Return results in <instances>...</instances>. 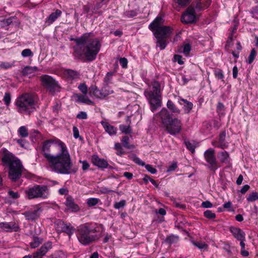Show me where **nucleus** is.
Instances as JSON below:
<instances>
[{"label":"nucleus","instance_id":"obj_56","mask_svg":"<svg viewBox=\"0 0 258 258\" xmlns=\"http://www.w3.org/2000/svg\"><path fill=\"white\" fill-rule=\"evenodd\" d=\"M119 63L123 68H125L127 66V60L124 57L120 58Z\"/></svg>","mask_w":258,"mask_h":258},{"label":"nucleus","instance_id":"obj_54","mask_svg":"<svg viewBox=\"0 0 258 258\" xmlns=\"http://www.w3.org/2000/svg\"><path fill=\"white\" fill-rule=\"evenodd\" d=\"M146 169L152 174H155L157 172V170L154 168L151 165L147 164L144 165Z\"/></svg>","mask_w":258,"mask_h":258},{"label":"nucleus","instance_id":"obj_18","mask_svg":"<svg viewBox=\"0 0 258 258\" xmlns=\"http://www.w3.org/2000/svg\"><path fill=\"white\" fill-rule=\"evenodd\" d=\"M211 0H197L195 6L197 11H201L208 8L210 5Z\"/></svg>","mask_w":258,"mask_h":258},{"label":"nucleus","instance_id":"obj_3","mask_svg":"<svg viewBox=\"0 0 258 258\" xmlns=\"http://www.w3.org/2000/svg\"><path fill=\"white\" fill-rule=\"evenodd\" d=\"M103 231L101 225L85 223L78 227L76 236L81 244L87 245L99 240L102 236Z\"/></svg>","mask_w":258,"mask_h":258},{"label":"nucleus","instance_id":"obj_14","mask_svg":"<svg viewBox=\"0 0 258 258\" xmlns=\"http://www.w3.org/2000/svg\"><path fill=\"white\" fill-rule=\"evenodd\" d=\"M58 142H56L54 140H47L43 142L42 147V153L47 161L53 156L49 153L51 146L53 145L58 147Z\"/></svg>","mask_w":258,"mask_h":258},{"label":"nucleus","instance_id":"obj_2","mask_svg":"<svg viewBox=\"0 0 258 258\" xmlns=\"http://www.w3.org/2000/svg\"><path fill=\"white\" fill-rule=\"evenodd\" d=\"M58 148L60 152L53 155L47 162L51 169L63 174L75 173L77 168H73L71 156L66 145L62 142H58Z\"/></svg>","mask_w":258,"mask_h":258},{"label":"nucleus","instance_id":"obj_29","mask_svg":"<svg viewBox=\"0 0 258 258\" xmlns=\"http://www.w3.org/2000/svg\"><path fill=\"white\" fill-rule=\"evenodd\" d=\"M42 242V238L36 236H33L32 241L30 243V246L32 248H35L38 247Z\"/></svg>","mask_w":258,"mask_h":258},{"label":"nucleus","instance_id":"obj_17","mask_svg":"<svg viewBox=\"0 0 258 258\" xmlns=\"http://www.w3.org/2000/svg\"><path fill=\"white\" fill-rule=\"evenodd\" d=\"M91 160L94 165L100 168H106L108 165V164L106 160L100 158L96 155L92 156Z\"/></svg>","mask_w":258,"mask_h":258},{"label":"nucleus","instance_id":"obj_25","mask_svg":"<svg viewBox=\"0 0 258 258\" xmlns=\"http://www.w3.org/2000/svg\"><path fill=\"white\" fill-rule=\"evenodd\" d=\"M0 228L6 231H11L13 230L16 231L17 227L11 223L2 222L0 223Z\"/></svg>","mask_w":258,"mask_h":258},{"label":"nucleus","instance_id":"obj_23","mask_svg":"<svg viewBox=\"0 0 258 258\" xmlns=\"http://www.w3.org/2000/svg\"><path fill=\"white\" fill-rule=\"evenodd\" d=\"M218 158L222 163L228 164L230 162V158L226 151L219 152L217 155Z\"/></svg>","mask_w":258,"mask_h":258},{"label":"nucleus","instance_id":"obj_47","mask_svg":"<svg viewBox=\"0 0 258 258\" xmlns=\"http://www.w3.org/2000/svg\"><path fill=\"white\" fill-rule=\"evenodd\" d=\"M125 205V201L124 200H122L118 202H116L114 205V207L116 209H119L124 207Z\"/></svg>","mask_w":258,"mask_h":258},{"label":"nucleus","instance_id":"obj_6","mask_svg":"<svg viewBox=\"0 0 258 258\" xmlns=\"http://www.w3.org/2000/svg\"><path fill=\"white\" fill-rule=\"evenodd\" d=\"M153 91L146 90L144 95L148 100L151 111L154 112L162 105V97L161 93V85L159 82H152Z\"/></svg>","mask_w":258,"mask_h":258},{"label":"nucleus","instance_id":"obj_4","mask_svg":"<svg viewBox=\"0 0 258 258\" xmlns=\"http://www.w3.org/2000/svg\"><path fill=\"white\" fill-rule=\"evenodd\" d=\"M164 20L162 17H157L149 25V29L153 32L157 39V46L161 50L165 49L167 45L166 39L173 32V28L169 26L163 25Z\"/></svg>","mask_w":258,"mask_h":258},{"label":"nucleus","instance_id":"obj_37","mask_svg":"<svg viewBox=\"0 0 258 258\" xmlns=\"http://www.w3.org/2000/svg\"><path fill=\"white\" fill-rule=\"evenodd\" d=\"M100 200L97 198H89L87 200V204L89 207L96 206L99 202Z\"/></svg>","mask_w":258,"mask_h":258},{"label":"nucleus","instance_id":"obj_8","mask_svg":"<svg viewBox=\"0 0 258 258\" xmlns=\"http://www.w3.org/2000/svg\"><path fill=\"white\" fill-rule=\"evenodd\" d=\"M37 96L33 94H24L18 98L16 102L18 111L21 113L30 114L33 111Z\"/></svg>","mask_w":258,"mask_h":258},{"label":"nucleus","instance_id":"obj_21","mask_svg":"<svg viewBox=\"0 0 258 258\" xmlns=\"http://www.w3.org/2000/svg\"><path fill=\"white\" fill-rule=\"evenodd\" d=\"M230 231L237 240H245V234L241 229L233 227L230 229Z\"/></svg>","mask_w":258,"mask_h":258},{"label":"nucleus","instance_id":"obj_45","mask_svg":"<svg viewBox=\"0 0 258 258\" xmlns=\"http://www.w3.org/2000/svg\"><path fill=\"white\" fill-rule=\"evenodd\" d=\"M98 90L97 87L95 85L91 86L89 89V95L91 96L95 97Z\"/></svg>","mask_w":258,"mask_h":258},{"label":"nucleus","instance_id":"obj_26","mask_svg":"<svg viewBox=\"0 0 258 258\" xmlns=\"http://www.w3.org/2000/svg\"><path fill=\"white\" fill-rule=\"evenodd\" d=\"M64 74L66 77L70 79H76L79 77V74L77 72L72 70H66Z\"/></svg>","mask_w":258,"mask_h":258},{"label":"nucleus","instance_id":"obj_58","mask_svg":"<svg viewBox=\"0 0 258 258\" xmlns=\"http://www.w3.org/2000/svg\"><path fill=\"white\" fill-rule=\"evenodd\" d=\"M9 195L13 199H16L19 197V195L17 192H14L12 190L8 191Z\"/></svg>","mask_w":258,"mask_h":258},{"label":"nucleus","instance_id":"obj_64","mask_svg":"<svg viewBox=\"0 0 258 258\" xmlns=\"http://www.w3.org/2000/svg\"><path fill=\"white\" fill-rule=\"evenodd\" d=\"M134 161L137 163L138 164L141 165V166H144L145 163L142 161L139 158L137 157H135L134 159Z\"/></svg>","mask_w":258,"mask_h":258},{"label":"nucleus","instance_id":"obj_31","mask_svg":"<svg viewBox=\"0 0 258 258\" xmlns=\"http://www.w3.org/2000/svg\"><path fill=\"white\" fill-rule=\"evenodd\" d=\"M38 70L36 67L27 66L24 68L23 70L22 74L24 75H30Z\"/></svg>","mask_w":258,"mask_h":258},{"label":"nucleus","instance_id":"obj_24","mask_svg":"<svg viewBox=\"0 0 258 258\" xmlns=\"http://www.w3.org/2000/svg\"><path fill=\"white\" fill-rule=\"evenodd\" d=\"M62 14V12L59 10H56L55 12L52 13L46 20V23L48 25L52 24Z\"/></svg>","mask_w":258,"mask_h":258},{"label":"nucleus","instance_id":"obj_48","mask_svg":"<svg viewBox=\"0 0 258 258\" xmlns=\"http://www.w3.org/2000/svg\"><path fill=\"white\" fill-rule=\"evenodd\" d=\"M184 143H185V146H186V148L190 151H191L192 153H194L195 152V146L193 145L192 143H191V142H190L189 141H186L185 140L184 141Z\"/></svg>","mask_w":258,"mask_h":258},{"label":"nucleus","instance_id":"obj_53","mask_svg":"<svg viewBox=\"0 0 258 258\" xmlns=\"http://www.w3.org/2000/svg\"><path fill=\"white\" fill-rule=\"evenodd\" d=\"M193 244L199 249H205L208 247V245L204 242H193Z\"/></svg>","mask_w":258,"mask_h":258},{"label":"nucleus","instance_id":"obj_50","mask_svg":"<svg viewBox=\"0 0 258 258\" xmlns=\"http://www.w3.org/2000/svg\"><path fill=\"white\" fill-rule=\"evenodd\" d=\"M78 88L83 94L86 95L88 92V88L86 84H81L79 86Z\"/></svg>","mask_w":258,"mask_h":258},{"label":"nucleus","instance_id":"obj_46","mask_svg":"<svg viewBox=\"0 0 258 258\" xmlns=\"http://www.w3.org/2000/svg\"><path fill=\"white\" fill-rule=\"evenodd\" d=\"M175 2L180 6L184 7L190 3L191 0H174Z\"/></svg>","mask_w":258,"mask_h":258},{"label":"nucleus","instance_id":"obj_57","mask_svg":"<svg viewBox=\"0 0 258 258\" xmlns=\"http://www.w3.org/2000/svg\"><path fill=\"white\" fill-rule=\"evenodd\" d=\"M77 118L79 119H85L87 118L86 112L84 111L80 112L77 115Z\"/></svg>","mask_w":258,"mask_h":258},{"label":"nucleus","instance_id":"obj_59","mask_svg":"<svg viewBox=\"0 0 258 258\" xmlns=\"http://www.w3.org/2000/svg\"><path fill=\"white\" fill-rule=\"evenodd\" d=\"M80 162L82 164V169L83 170H86L90 166L89 163L87 161H80Z\"/></svg>","mask_w":258,"mask_h":258},{"label":"nucleus","instance_id":"obj_22","mask_svg":"<svg viewBox=\"0 0 258 258\" xmlns=\"http://www.w3.org/2000/svg\"><path fill=\"white\" fill-rule=\"evenodd\" d=\"M65 205L68 209L71 210L72 212H77L80 210L79 206L74 202L73 199L71 197L67 198Z\"/></svg>","mask_w":258,"mask_h":258},{"label":"nucleus","instance_id":"obj_16","mask_svg":"<svg viewBox=\"0 0 258 258\" xmlns=\"http://www.w3.org/2000/svg\"><path fill=\"white\" fill-rule=\"evenodd\" d=\"M41 212V208L36 207L34 210L26 212L23 214L27 220L34 221L39 218Z\"/></svg>","mask_w":258,"mask_h":258},{"label":"nucleus","instance_id":"obj_44","mask_svg":"<svg viewBox=\"0 0 258 258\" xmlns=\"http://www.w3.org/2000/svg\"><path fill=\"white\" fill-rule=\"evenodd\" d=\"M3 100L7 106H9L11 103V96L9 93L6 92L5 94Z\"/></svg>","mask_w":258,"mask_h":258},{"label":"nucleus","instance_id":"obj_5","mask_svg":"<svg viewBox=\"0 0 258 258\" xmlns=\"http://www.w3.org/2000/svg\"><path fill=\"white\" fill-rule=\"evenodd\" d=\"M156 115L160 117L161 121L166 131L171 135L179 134L182 128V123L180 119L171 117L170 113L166 108H162Z\"/></svg>","mask_w":258,"mask_h":258},{"label":"nucleus","instance_id":"obj_42","mask_svg":"<svg viewBox=\"0 0 258 258\" xmlns=\"http://www.w3.org/2000/svg\"><path fill=\"white\" fill-rule=\"evenodd\" d=\"M137 15V12L136 11L132 10L126 11L124 13V16L127 18H133Z\"/></svg>","mask_w":258,"mask_h":258},{"label":"nucleus","instance_id":"obj_41","mask_svg":"<svg viewBox=\"0 0 258 258\" xmlns=\"http://www.w3.org/2000/svg\"><path fill=\"white\" fill-rule=\"evenodd\" d=\"M119 129L122 133L125 134H128L131 133V128L130 125H120Z\"/></svg>","mask_w":258,"mask_h":258},{"label":"nucleus","instance_id":"obj_1","mask_svg":"<svg viewBox=\"0 0 258 258\" xmlns=\"http://www.w3.org/2000/svg\"><path fill=\"white\" fill-rule=\"evenodd\" d=\"M74 41L76 43L74 47L76 57L80 58L84 55L89 61L96 58L101 47V43L97 38L93 37L90 33H85Z\"/></svg>","mask_w":258,"mask_h":258},{"label":"nucleus","instance_id":"obj_7","mask_svg":"<svg viewBox=\"0 0 258 258\" xmlns=\"http://www.w3.org/2000/svg\"><path fill=\"white\" fill-rule=\"evenodd\" d=\"M3 161L9 165V176L13 180L20 178L21 175L23 166L20 160L14 157L11 153H5L2 158Z\"/></svg>","mask_w":258,"mask_h":258},{"label":"nucleus","instance_id":"obj_9","mask_svg":"<svg viewBox=\"0 0 258 258\" xmlns=\"http://www.w3.org/2000/svg\"><path fill=\"white\" fill-rule=\"evenodd\" d=\"M25 194L29 200L37 198L45 199L49 195L47 186L43 185H36L28 188L25 190Z\"/></svg>","mask_w":258,"mask_h":258},{"label":"nucleus","instance_id":"obj_60","mask_svg":"<svg viewBox=\"0 0 258 258\" xmlns=\"http://www.w3.org/2000/svg\"><path fill=\"white\" fill-rule=\"evenodd\" d=\"M100 191L102 194H109L113 191L106 187H102L100 189Z\"/></svg>","mask_w":258,"mask_h":258},{"label":"nucleus","instance_id":"obj_40","mask_svg":"<svg viewBox=\"0 0 258 258\" xmlns=\"http://www.w3.org/2000/svg\"><path fill=\"white\" fill-rule=\"evenodd\" d=\"M191 50V46L190 45L187 43L185 44L183 46V50L181 51V52L186 56H187L189 55V52Z\"/></svg>","mask_w":258,"mask_h":258},{"label":"nucleus","instance_id":"obj_52","mask_svg":"<svg viewBox=\"0 0 258 258\" xmlns=\"http://www.w3.org/2000/svg\"><path fill=\"white\" fill-rule=\"evenodd\" d=\"M256 54V51L254 49H252L250 52V55L248 57V63H251L255 58Z\"/></svg>","mask_w":258,"mask_h":258},{"label":"nucleus","instance_id":"obj_55","mask_svg":"<svg viewBox=\"0 0 258 258\" xmlns=\"http://www.w3.org/2000/svg\"><path fill=\"white\" fill-rule=\"evenodd\" d=\"M12 64L8 62H2L0 64V68L7 69L11 68L12 67Z\"/></svg>","mask_w":258,"mask_h":258},{"label":"nucleus","instance_id":"obj_34","mask_svg":"<svg viewBox=\"0 0 258 258\" xmlns=\"http://www.w3.org/2000/svg\"><path fill=\"white\" fill-rule=\"evenodd\" d=\"M121 142L123 146L127 149H131L134 148L133 145L129 144V138L127 136L123 137L122 138Z\"/></svg>","mask_w":258,"mask_h":258},{"label":"nucleus","instance_id":"obj_10","mask_svg":"<svg viewBox=\"0 0 258 258\" xmlns=\"http://www.w3.org/2000/svg\"><path fill=\"white\" fill-rule=\"evenodd\" d=\"M204 155L205 159L209 164V168L211 170L215 171L220 167L216 160L214 149L212 148L208 149L205 152Z\"/></svg>","mask_w":258,"mask_h":258},{"label":"nucleus","instance_id":"obj_27","mask_svg":"<svg viewBox=\"0 0 258 258\" xmlns=\"http://www.w3.org/2000/svg\"><path fill=\"white\" fill-rule=\"evenodd\" d=\"M225 136L226 134L225 132H223L220 134L219 145L217 146V147L222 149H224L227 147V144L224 142Z\"/></svg>","mask_w":258,"mask_h":258},{"label":"nucleus","instance_id":"obj_30","mask_svg":"<svg viewBox=\"0 0 258 258\" xmlns=\"http://www.w3.org/2000/svg\"><path fill=\"white\" fill-rule=\"evenodd\" d=\"M167 107L173 113L177 114H179L180 113V110L178 108L173 102L170 100L167 101Z\"/></svg>","mask_w":258,"mask_h":258},{"label":"nucleus","instance_id":"obj_28","mask_svg":"<svg viewBox=\"0 0 258 258\" xmlns=\"http://www.w3.org/2000/svg\"><path fill=\"white\" fill-rule=\"evenodd\" d=\"M180 101L183 102L185 103V105H184L183 108L184 110V111L185 113H188L191 110L193 104L192 103L188 101L187 100L184 99H180L179 101V104H181Z\"/></svg>","mask_w":258,"mask_h":258},{"label":"nucleus","instance_id":"obj_11","mask_svg":"<svg viewBox=\"0 0 258 258\" xmlns=\"http://www.w3.org/2000/svg\"><path fill=\"white\" fill-rule=\"evenodd\" d=\"M52 243L50 241H48L44 243L40 248H39L32 255H25L22 258H42L45 254L52 248Z\"/></svg>","mask_w":258,"mask_h":258},{"label":"nucleus","instance_id":"obj_51","mask_svg":"<svg viewBox=\"0 0 258 258\" xmlns=\"http://www.w3.org/2000/svg\"><path fill=\"white\" fill-rule=\"evenodd\" d=\"M21 54L23 57L32 56L33 53L30 49L27 48L24 49L22 51Z\"/></svg>","mask_w":258,"mask_h":258},{"label":"nucleus","instance_id":"obj_35","mask_svg":"<svg viewBox=\"0 0 258 258\" xmlns=\"http://www.w3.org/2000/svg\"><path fill=\"white\" fill-rule=\"evenodd\" d=\"M51 257V258H67V254L64 252L58 250L52 254Z\"/></svg>","mask_w":258,"mask_h":258},{"label":"nucleus","instance_id":"obj_36","mask_svg":"<svg viewBox=\"0 0 258 258\" xmlns=\"http://www.w3.org/2000/svg\"><path fill=\"white\" fill-rule=\"evenodd\" d=\"M103 99L107 96L113 93V91L107 87H104L101 90Z\"/></svg>","mask_w":258,"mask_h":258},{"label":"nucleus","instance_id":"obj_49","mask_svg":"<svg viewBox=\"0 0 258 258\" xmlns=\"http://www.w3.org/2000/svg\"><path fill=\"white\" fill-rule=\"evenodd\" d=\"M214 74H215V77L218 79L223 80L224 76V74H223L222 70H216L214 72Z\"/></svg>","mask_w":258,"mask_h":258},{"label":"nucleus","instance_id":"obj_62","mask_svg":"<svg viewBox=\"0 0 258 258\" xmlns=\"http://www.w3.org/2000/svg\"><path fill=\"white\" fill-rule=\"evenodd\" d=\"M202 206L204 208H211L212 207V204L210 202L207 201L203 202L202 203Z\"/></svg>","mask_w":258,"mask_h":258},{"label":"nucleus","instance_id":"obj_32","mask_svg":"<svg viewBox=\"0 0 258 258\" xmlns=\"http://www.w3.org/2000/svg\"><path fill=\"white\" fill-rule=\"evenodd\" d=\"M19 135L22 138L27 137L29 135L28 131L27 128L24 126H22L18 130Z\"/></svg>","mask_w":258,"mask_h":258},{"label":"nucleus","instance_id":"obj_12","mask_svg":"<svg viewBox=\"0 0 258 258\" xmlns=\"http://www.w3.org/2000/svg\"><path fill=\"white\" fill-rule=\"evenodd\" d=\"M41 81L43 85L49 89L50 92H54L59 89L57 82L48 75L42 76Z\"/></svg>","mask_w":258,"mask_h":258},{"label":"nucleus","instance_id":"obj_39","mask_svg":"<svg viewBox=\"0 0 258 258\" xmlns=\"http://www.w3.org/2000/svg\"><path fill=\"white\" fill-rule=\"evenodd\" d=\"M113 75V72H110L107 73L104 79V81L106 85H108L109 84L111 83Z\"/></svg>","mask_w":258,"mask_h":258},{"label":"nucleus","instance_id":"obj_15","mask_svg":"<svg viewBox=\"0 0 258 258\" xmlns=\"http://www.w3.org/2000/svg\"><path fill=\"white\" fill-rule=\"evenodd\" d=\"M56 229L58 231L65 232L70 236L75 231V228L71 224H66L61 221L57 222Z\"/></svg>","mask_w":258,"mask_h":258},{"label":"nucleus","instance_id":"obj_33","mask_svg":"<svg viewBox=\"0 0 258 258\" xmlns=\"http://www.w3.org/2000/svg\"><path fill=\"white\" fill-rule=\"evenodd\" d=\"M178 236L173 235L168 236L165 240L166 242L170 244H176L178 242Z\"/></svg>","mask_w":258,"mask_h":258},{"label":"nucleus","instance_id":"obj_61","mask_svg":"<svg viewBox=\"0 0 258 258\" xmlns=\"http://www.w3.org/2000/svg\"><path fill=\"white\" fill-rule=\"evenodd\" d=\"M73 135L75 138L77 139L79 137V131L76 126H74L73 128Z\"/></svg>","mask_w":258,"mask_h":258},{"label":"nucleus","instance_id":"obj_63","mask_svg":"<svg viewBox=\"0 0 258 258\" xmlns=\"http://www.w3.org/2000/svg\"><path fill=\"white\" fill-rule=\"evenodd\" d=\"M174 59L176 61H177L179 64H182L183 63V61L182 60V57L179 55H175Z\"/></svg>","mask_w":258,"mask_h":258},{"label":"nucleus","instance_id":"obj_38","mask_svg":"<svg viewBox=\"0 0 258 258\" xmlns=\"http://www.w3.org/2000/svg\"><path fill=\"white\" fill-rule=\"evenodd\" d=\"M258 200V193L256 192H253L249 194L247 198L248 202H254Z\"/></svg>","mask_w":258,"mask_h":258},{"label":"nucleus","instance_id":"obj_43","mask_svg":"<svg viewBox=\"0 0 258 258\" xmlns=\"http://www.w3.org/2000/svg\"><path fill=\"white\" fill-rule=\"evenodd\" d=\"M205 217L209 219H213L216 217V215L210 210H207L204 213Z\"/></svg>","mask_w":258,"mask_h":258},{"label":"nucleus","instance_id":"obj_20","mask_svg":"<svg viewBox=\"0 0 258 258\" xmlns=\"http://www.w3.org/2000/svg\"><path fill=\"white\" fill-rule=\"evenodd\" d=\"M101 124L103 126L105 132H107L109 135L112 136L116 134L117 128L114 126L109 124L108 122L102 121Z\"/></svg>","mask_w":258,"mask_h":258},{"label":"nucleus","instance_id":"obj_13","mask_svg":"<svg viewBox=\"0 0 258 258\" xmlns=\"http://www.w3.org/2000/svg\"><path fill=\"white\" fill-rule=\"evenodd\" d=\"M197 15L195 10L192 6H189L181 16L182 22L187 24L192 23L196 21Z\"/></svg>","mask_w":258,"mask_h":258},{"label":"nucleus","instance_id":"obj_19","mask_svg":"<svg viewBox=\"0 0 258 258\" xmlns=\"http://www.w3.org/2000/svg\"><path fill=\"white\" fill-rule=\"evenodd\" d=\"M74 97L77 102L84 103L88 105H94V102L89 99L86 95L76 94L74 95Z\"/></svg>","mask_w":258,"mask_h":258}]
</instances>
